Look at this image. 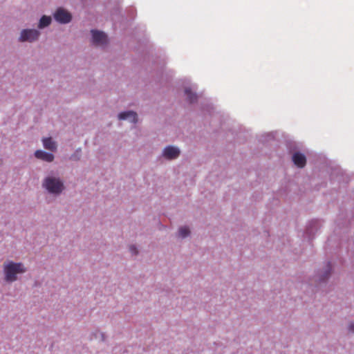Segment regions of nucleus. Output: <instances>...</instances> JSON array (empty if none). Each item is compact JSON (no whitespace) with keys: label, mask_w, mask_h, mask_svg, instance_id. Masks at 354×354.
<instances>
[{"label":"nucleus","mask_w":354,"mask_h":354,"mask_svg":"<svg viewBox=\"0 0 354 354\" xmlns=\"http://www.w3.org/2000/svg\"><path fill=\"white\" fill-rule=\"evenodd\" d=\"M26 271V268L21 263L8 261L3 263V272L5 281L13 282L17 279V274H21Z\"/></svg>","instance_id":"1"},{"label":"nucleus","mask_w":354,"mask_h":354,"mask_svg":"<svg viewBox=\"0 0 354 354\" xmlns=\"http://www.w3.org/2000/svg\"><path fill=\"white\" fill-rule=\"evenodd\" d=\"M43 186L50 193L55 194H60L64 188L63 182L59 178L55 177L46 178L43 183Z\"/></svg>","instance_id":"2"},{"label":"nucleus","mask_w":354,"mask_h":354,"mask_svg":"<svg viewBox=\"0 0 354 354\" xmlns=\"http://www.w3.org/2000/svg\"><path fill=\"white\" fill-rule=\"evenodd\" d=\"M39 35V32L34 29H26L21 31L20 41L32 42L36 40Z\"/></svg>","instance_id":"3"},{"label":"nucleus","mask_w":354,"mask_h":354,"mask_svg":"<svg viewBox=\"0 0 354 354\" xmlns=\"http://www.w3.org/2000/svg\"><path fill=\"white\" fill-rule=\"evenodd\" d=\"M92 41L95 46H103L108 41L107 36L102 31L92 30Z\"/></svg>","instance_id":"4"},{"label":"nucleus","mask_w":354,"mask_h":354,"mask_svg":"<svg viewBox=\"0 0 354 354\" xmlns=\"http://www.w3.org/2000/svg\"><path fill=\"white\" fill-rule=\"evenodd\" d=\"M54 18L61 24H67L71 20V15L63 8H58L54 14Z\"/></svg>","instance_id":"5"},{"label":"nucleus","mask_w":354,"mask_h":354,"mask_svg":"<svg viewBox=\"0 0 354 354\" xmlns=\"http://www.w3.org/2000/svg\"><path fill=\"white\" fill-rule=\"evenodd\" d=\"M180 155L178 148L173 146H168L163 151V156L169 160L175 159Z\"/></svg>","instance_id":"6"},{"label":"nucleus","mask_w":354,"mask_h":354,"mask_svg":"<svg viewBox=\"0 0 354 354\" xmlns=\"http://www.w3.org/2000/svg\"><path fill=\"white\" fill-rule=\"evenodd\" d=\"M119 120H129L131 122L135 124L138 121L137 114L132 111L122 112L118 115Z\"/></svg>","instance_id":"7"},{"label":"nucleus","mask_w":354,"mask_h":354,"mask_svg":"<svg viewBox=\"0 0 354 354\" xmlns=\"http://www.w3.org/2000/svg\"><path fill=\"white\" fill-rule=\"evenodd\" d=\"M292 161L298 167L303 168L306 163V159L304 154L297 152L292 156Z\"/></svg>","instance_id":"8"},{"label":"nucleus","mask_w":354,"mask_h":354,"mask_svg":"<svg viewBox=\"0 0 354 354\" xmlns=\"http://www.w3.org/2000/svg\"><path fill=\"white\" fill-rule=\"evenodd\" d=\"M35 156L40 160H44L46 162H51L54 160V156L42 150H37L35 152Z\"/></svg>","instance_id":"9"},{"label":"nucleus","mask_w":354,"mask_h":354,"mask_svg":"<svg viewBox=\"0 0 354 354\" xmlns=\"http://www.w3.org/2000/svg\"><path fill=\"white\" fill-rule=\"evenodd\" d=\"M43 145L45 149L51 151H55L57 150V144L54 142L51 138H46L43 139Z\"/></svg>","instance_id":"10"},{"label":"nucleus","mask_w":354,"mask_h":354,"mask_svg":"<svg viewBox=\"0 0 354 354\" xmlns=\"http://www.w3.org/2000/svg\"><path fill=\"white\" fill-rule=\"evenodd\" d=\"M185 93L187 95V100L190 103H193L196 101L197 96L196 93H193L190 88H185Z\"/></svg>","instance_id":"11"},{"label":"nucleus","mask_w":354,"mask_h":354,"mask_svg":"<svg viewBox=\"0 0 354 354\" xmlns=\"http://www.w3.org/2000/svg\"><path fill=\"white\" fill-rule=\"evenodd\" d=\"M51 22V18L50 17H48L46 15H44L39 21V27L40 28H45L48 26Z\"/></svg>","instance_id":"12"},{"label":"nucleus","mask_w":354,"mask_h":354,"mask_svg":"<svg viewBox=\"0 0 354 354\" xmlns=\"http://www.w3.org/2000/svg\"><path fill=\"white\" fill-rule=\"evenodd\" d=\"M190 233L189 228L186 226L182 227L178 230V236L181 238L187 236Z\"/></svg>","instance_id":"13"},{"label":"nucleus","mask_w":354,"mask_h":354,"mask_svg":"<svg viewBox=\"0 0 354 354\" xmlns=\"http://www.w3.org/2000/svg\"><path fill=\"white\" fill-rule=\"evenodd\" d=\"M129 250L133 255H136L138 253L137 248L134 245H130Z\"/></svg>","instance_id":"14"},{"label":"nucleus","mask_w":354,"mask_h":354,"mask_svg":"<svg viewBox=\"0 0 354 354\" xmlns=\"http://www.w3.org/2000/svg\"><path fill=\"white\" fill-rule=\"evenodd\" d=\"M348 330L351 331V332H353L354 333V323H351L348 326Z\"/></svg>","instance_id":"15"}]
</instances>
